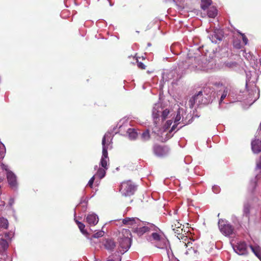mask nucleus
I'll return each mask as SVG.
<instances>
[{"mask_svg":"<svg viewBox=\"0 0 261 261\" xmlns=\"http://www.w3.org/2000/svg\"><path fill=\"white\" fill-rule=\"evenodd\" d=\"M119 190L122 196H130L134 194L136 187L130 180L125 181L121 183Z\"/></svg>","mask_w":261,"mask_h":261,"instance_id":"1","label":"nucleus"},{"mask_svg":"<svg viewBox=\"0 0 261 261\" xmlns=\"http://www.w3.org/2000/svg\"><path fill=\"white\" fill-rule=\"evenodd\" d=\"M218 225L221 232L225 236H230L234 233L233 228L227 221L220 220L219 221Z\"/></svg>","mask_w":261,"mask_h":261,"instance_id":"2","label":"nucleus"},{"mask_svg":"<svg viewBox=\"0 0 261 261\" xmlns=\"http://www.w3.org/2000/svg\"><path fill=\"white\" fill-rule=\"evenodd\" d=\"M153 151L157 156L163 158L169 154L170 149L167 146L155 144L153 147Z\"/></svg>","mask_w":261,"mask_h":261,"instance_id":"3","label":"nucleus"},{"mask_svg":"<svg viewBox=\"0 0 261 261\" xmlns=\"http://www.w3.org/2000/svg\"><path fill=\"white\" fill-rule=\"evenodd\" d=\"M118 241L119 244V251L121 253L123 254L130 247L131 239L119 238Z\"/></svg>","mask_w":261,"mask_h":261,"instance_id":"4","label":"nucleus"},{"mask_svg":"<svg viewBox=\"0 0 261 261\" xmlns=\"http://www.w3.org/2000/svg\"><path fill=\"white\" fill-rule=\"evenodd\" d=\"M122 223L125 225L132 228V230L135 229L136 226L141 225V221L137 218H125L122 220Z\"/></svg>","mask_w":261,"mask_h":261,"instance_id":"5","label":"nucleus"},{"mask_svg":"<svg viewBox=\"0 0 261 261\" xmlns=\"http://www.w3.org/2000/svg\"><path fill=\"white\" fill-rule=\"evenodd\" d=\"M234 251L240 255H244L247 253L246 244L244 242H240L233 246Z\"/></svg>","mask_w":261,"mask_h":261,"instance_id":"6","label":"nucleus"},{"mask_svg":"<svg viewBox=\"0 0 261 261\" xmlns=\"http://www.w3.org/2000/svg\"><path fill=\"white\" fill-rule=\"evenodd\" d=\"M154 229V227L153 225H150L149 226H143L138 228V226H136L133 231L136 233L138 236H141L145 233L153 230Z\"/></svg>","mask_w":261,"mask_h":261,"instance_id":"7","label":"nucleus"},{"mask_svg":"<svg viewBox=\"0 0 261 261\" xmlns=\"http://www.w3.org/2000/svg\"><path fill=\"white\" fill-rule=\"evenodd\" d=\"M212 4V1L211 0H201L200 6L201 9L204 11H206L207 12V14L208 16L210 18L212 17V12H207V9L208 8L209 6H211Z\"/></svg>","mask_w":261,"mask_h":261,"instance_id":"8","label":"nucleus"},{"mask_svg":"<svg viewBox=\"0 0 261 261\" xmlns=\"http://www.w3.org/2000/svg\"><path fill=\"white\" fill-rule=\"evenodd\" d=\"M108 135H105L102 138V158H108V145H109V143H107V137ZM108 141V140H107Z\"/></svg>","mask_w":261,"mask_h":261,"instance_id":"9","label":"nucleus"},{"mask_svg":"<svg viewBox=\"0 0 261 261\" xmlns=\"http://www.w3.org/2000/svg\"><path fill=\"white\" fill-rule=\"evenodd\" d=\"M8 181L12 187H15L16 186V177L14 174L10 171H8L7 173Z\"/></svg>","mask_w":261,"mask_h":261,"instance_id":"10","label":"nucleus"},{"mask_svg":"<svg viewBox=\"0 0 261 261\" xmlns=\"http://www.w3.org/2000/svg\"><path fill=\"white\" fill-rule=\"evenodd\" d=\"M86 222L90 225H95L98 222V218L95 214H89L86 218Z\"/></svg>","mask_w":261,"mask_h":261,"instance_id":"11","label":"nucleus"},{"mask_svg":"<svg viewBox=\"0 0 261 261\" xmlns=\"http://www.w3.org/2000/svg\"><path fill=\"white\" fill-rule=\"evenodd\" d=\"M103 245L105 248L110 251H113L116 247V244L114 240L112 239H106L103 243Z\"/></svg>","mask_w":261,"mask_h":261,"instance_id":"12","label":"nucleus"},{"mask_svg":"<svg viewBox=\"0 0 261 261\" xmlns=\"http://www.w3.org/2000/svg\"><path fill=\"white\" fill-rule=\"evenodd\" d=\"M252 150L254 153L261 151V141L258 139L253 140L251 143Z\"/></svg>","mask_w":261,"mask_h":261,"instance_id":"13","label":"nucleus"},{"mask_svg":"<svg viewBox=\"0 0 261 261\" xmlns=\"http://www.w3.org/2000/svg\"><path fill=\"white\" fill-rule=\"evenodd\" d=\"M216 87L219 89V92L221 91H223V93L221 96V98L220 100V103L222 102V100L226 97L228 93V89L227 88L223 86L222 84H215Z\"/></svg>","mask_w":261,"mask_h":261,"instance_id":"14","label":"nucleus"},{"mask_svg":"<svg viewBox=\"0 0 261 261\" xmlns=\"http://www.w3.org/2000/svg\"><path fill=\"white\" fill-rule=\"evenodd\" d=\"M131 236V232L127 229H122L119 233V238H120L130 239Z\"/></svg>","mask_w":261,"mask_h":261,"instance_id":"15","label":"nucleus"},{"mask_svg":"<svg viewBox=\"0 0 261 261\" xmlns=\"http://www.w3.org/2000/svg\"><path fill=\"white\" fill-rule=\"evenodd\" d=\"M250 247L254 254L261 260V248L258 245H250Z\"/></svg>","mask_w":261,"mask_h":261,"instance_id":"16","label":"nucleus"},{"mask_svg":"<svg viewBox=\"0 0 261 261\" xmlns=\"http://www.w3.org/2000/svg\"><path fill=\"white\" fill-rule=\"evenodd\" d=\"M192 243L188 242L187 244H185L187 247H189L187 250L186 253L187 254L192 255L197 253V250L195 249L194 247L192 246Z\"/></svg>","mask_w":261,"mask_h":261,"instance_id":"17","label":"nucleus"},{"mask_svg":"<svg viewBox=\"0 0 261 261\" xmlns=\"http://www.w3.org/2000/svg\"><path fill=\"white\" fill-rule=\"evenodd\" d=\"M8 247V243L7 241L4 239L0 240V254L4 252Z\"/></svg>","mask_w":261,"mask_h":261,"instance_id":"18","label":"nucleus"},{"mask_svg":"<svg viewBox=\"0 0 261 261\" xmlns=\"http://www.w3.org/2000/svg\"><path fill=\"white\" fill-rule=\"evenodd\" d=\"M202 95V92L199 91L197 95H195L191 97V98L189 101V107L191 108H192L194 107V105H195L196 102V100L197 99V98L199 96Z\"/></svg>","mask_w":261,"mask_h":261,"instance_id":"19","label":"nucleus"},{"mask_svg":"<svg viewBox=\"0 0 261 261\" xmlns=\"http://www.w3.org/2000/svg\"><path fill=\"white\" fill-rule=\"evenodd\" d=\"M127 133L128 134L129 138L132 140L136 139L138 135L136 130L134 128H128Z\"/></svg>","mask_w":261,"mask_h":261,"instance_id":"20","label":"nucleus"},{"mask_svg":"<svg viewBox=\"0 0 261 261\" xmlns=\"http://www.w3.org/2000/svg\"><path fill=\"white\" fill-rule=\"evenodd\" d=\"M214 36L219 41H221L223 38V32L219 29H215L214 31Z\"/></svg>","mask_w":261,"mask_h":261,"instance_id":"21","label":"nucleus"},{"mask_svg":"<svg viewBox=\"0 0 261 261\" xmlns=\"http://www.w3.org/2000/svg\"><path fill=\"white\" fill-rule=\"evenodd\" d=\"M203 249L207 253H210L212 251V245L211 242H204L203 244Z\"/></svg>","mask_w":261,"mask_h":261,"instance_id":"22","label":"nucleus"},{"mask_svg":"<svg viewBox=\"0 0 261 261\" xmlns=\"http://www.w3.org/2000/svg\"><path fill=\"white\" fill-rule=\"evenodd\" d=\"M8 221L4 217L0 218V229H7L8 227Z\"/></svg>","mask_w":261,"mask_h":261,"instance_id":"23","label":"nucleus"},{"mask_svg":"<svg viewBox=\"0 0 261 261\" xmlns=\"http://www.w3.org/2000/svg\"><path fill=\"white\" fill-rule=\"evenodd\" d=\"M141 139L143 141H146L150 139V135L149 134V131L148 129L146 130L144 132L142 133L141 136Z\"/></svg>","mask_w":261,"mask_h":261,"instance_id":"24","label":"nucleus"},{"mask_svg":"<svg viewBox=\"0 0 261 261\" xmlns=\"http://www.w3.org/2000/svg\"><path fill=\"white\" fill-rule=\"evenodd\" d=\"M75 222L77 225L78 226L79 228L81 230V231L83 234H86L87 233V231L85 229V225L84 223L79 221L77 220H75Z\"/></svg>","mask_w":261,"mask_h":261,"instance_id":"25","label":"nucleus"},{"mask_svg":"<svg viewBox=\"0 0 261 261\" xmlns=\"http://www.w3.org/2000/svg\"><path fill=\"white\" fill-rule=\"evenodd\" d=\"M105 169L99 168L96 173V175L98 176L100 179L105 177L106 175Z\"/></svg>","mask_w":261,"mask_h":261,"instance_id":"26","label":"nucleus"},{"mask_svg":"<svg viewBox=\"0 0 261 261\" xmlns=\"http://www.w3.org/2000/svg\"><path fill=\"white\" fill-rule=\"evenodd\" d=\"M6 153L5 145L0 142V159L4 158Z\"/></svg>","mask_w":261,"mask_h":261,"instance_id":"27","label":"nucleus"},{"mask_svg":"<svg viewBox=\"0 0 261 261\" xmlns=\"http://www.w3.org/2000/svg\"><path fill=\"white\" fill-rule=\"evenodd\" d=\"M109 160V158H102L100 161L101 166L105 168V169H107V162Z\"/></svg>","mask_w":261,"mask_h":261,"instance_id":"28","label":"nucleus"},{"mask_svg":"<svg viewBox=\"0 0 261 261\" xmlns=\"http://www.w3.org/2000/svg\"><path fill=\"white\" fill-rule=\"evenodd\" d=\"M181 224L177 220H174L171 225V227L172 230H175V228L181 227Z\"/></svg>","mask_w":261,"mask_h":261,"instance_id":"29","label":"nucleus"},{"mask_svg":"<svg viewBox=\"0 0 261 261\" xmlns=\"http://www.w3.org/2000/svg\"><path fill=\"white\" fill-rule=\"evenodd\" d=\"M169 110L168 109H165L163 111L161 115L162 119L163 121L165 120L167 118V116L169 115Z\"/></svg>","mask_w":261,"mask_h":261,"instance_id":"30","label":"nucleus"},{"mask_svg":"<svg viewBox=\"0 0 261 261\" xmlns=\"http://www.w3.org/2000/svg\"><path fill=\"white\" fill-rule=\"evenodd\" d=\"M151 237L154 241H160L161 240V236L156 232H152L151 235Z\"/></svg>","mask_w":261,"mask_h":261,"instance_id":"31","label":"nucleus"},{"mask_svg":"<svg viewBox=\"0 0 261 261\" xmlns=\"http://www.w3.org/2000/svg\"><path fill=\"white\" fill-rule=\"evenodd\" d=\"M104 232L103 231H99L93 234L92 236L93 238H98L101 237L103 236Z\"/></svg>","mask_w":261,"mask_h":261,"instance_id":"32","label":"nucleus"},{"mask_svg":"<svg viewBox=\"0 0 261 261\" xmlns=\"http://www.w3.org/2000/svg\"><path fill=\"white\" fill-rule=\"evenodd\" d=\"M250 206L248 204H245L244 206V213L247 216L249 213Z\"/></svg>","mask_w":261,"mask_h":261,"instance_id":"33","label":"nucleus"},{"mask_svg":"<svg viewBox=\"0 0 261 261\" xmlns=\"http://www.w3.org/2000/svg\"><path fill=\"white\" fill-rule=\"evenodd\" d=\"M173 231L174 232V233L176 234H181L182 232V228H181V227H178L175 228V230H173Z\"/></svg>","mask_w":261,"mask_h":261,"instance_id":"34","label":"nucleus"},{"mask_svg":"<svg viewBox=\"0 0 261 261\" xmlns=\"http://www.w3.org/2000/svg\"><path fill=\"white\" fill-rule=\"evenodd\" d=\"M155 110H156L155 109H154V110L153 111V113H152V115H153L154 119L158 118L160 116L159 111H157L156 112H155Z\"/></svg>","mask_w":261,"mask_h":261,"instance_id":"35","label":"nucleus"},{"mask_svg":"<svg viewBox=\"0 0 261 261\" xmlns=\"http://www.w3.org/2000/svg\"><path fill=\"white\" fill-rule=\"evenodd\" d=\"M137 65H138V67L141 69H145V67H146V66L143 64L142 63V62H138L137 61Z\"/></svg>","mask_w":261,"mask_h":261,"instance_id":"36","label":"nucleus"},{"mask_svg":"<svg viewBox=\"0 0 261 261\" xmlns=\"http://www.w3.org/2000/svg\"><path fill=\"white\" fill-rule=\"evenodd\" d=\"M94 179H95V176H93V177H92L91 178V179L89 180L88 183V185L92 188V186H93V182H94Z\"/></svg>","mask_w":261,"mask_h":261,"instance_id":"37","label":"nucleus"},{"mask_svg":"<svg viewBox=\"0 0 261 261\" xmlns=\"http://www.w3.org/2000/svg\"><path fill=\"white\" fill-rule=\"evenodd\" d=\"M241 35H242V39H243V41L244 43V44H247V43H248V39L247 38V37L245 36L244 34H241Z\"/></svg>","mask_w":261,"mask_h":261,"instance_id":"38","label":"nucleus"},{"mask_svg":"<svg viewBox=\"0 0 261 261\" xmlns=\"http://www.w3.org/2000/svg\"><path fill=\"white\" fill-rule=\"evenodd\" d=\"M1 167L2 169L7 171V172L8 171V169H7V166L6 165H5L4 164L1 163Z\"/></svg>","mask_w":261,"mask_h":261,"instance_id":"39","label":"nucleus"},{"mask_svg":"<svg viewBox=\"0 0 261 261\" xmlns=\"http://www.w3.org/2000/svg\"><path fill=\"white\" fill-rule=\"evenodd\" d=\"M256 168L259 169H261V158L260 159V160L256 163Z\"/></svg>","mask_w":261,"mask_h":261,"instance_id":"40","label":"nucleus"},{"mask_svg":"<svg viewBox=\"0 0 261 261\" xmlns=\"http://www.w3.org/2000/svg\"><path fill=\"white\" fill-rule=\"evenodd\" d=\"M213 18L218 14L217 10L213 7Z\"/></svg>","mask_w":261,"mask_h":261,"instance_id":"41","label":"nucleus"},{"mask_svg":"<svg viewBox=\"0 0 261 261\" xmlns=\"http://www.w3.org/2000/svg\"><path fill=\"white\" fill-rule=\"evenodd\" d=\"M180 119V116L179 115H177L175 119V123L177 122L178 121H179Z\"/></svg>","mask_w":261,"mask_h":261,"instance_id":"42","label":"nucleus"},{"mask_svg":"<svg viewBox=\"0 0 261 261\" xmlns=\"http://www.w3.org/2000/svg\"><path fill=\"white\" fill-rule=\"evenodd\" d=\"M172 123V121L171 120H168L167 121V124L168 126H170Z\"/></svg>","mask_w":261,"mask_h":261,"instance_id":"43","label":"nucleus"},{"mask_svg":"<svg viewBox=\"0 0 261 261\" xmlns=\"http://www.w3.org/2000/svg\"><path fill=\"white\" fill-rule=\"evenodd\" d=\"M236 65V63H231V64H229V63H228L227 65L228 66H229V67H232L233 65Z\"/></svg>","mask_w":261,"mask_h":261,"instance_id":"44","label":"nucleus"},{"mask_svg":"<svg viewBox=\"0 0 261 261\" xmlns=\"http://www.w3.org/2000/svg\"><path fill=\"white\" fill-rule=\"evenodd\" d=\"M106 135H108V136L107 137V140H108V141L107 140V143H108V144H109V143L110 144V142H109V139H108V135H111V134H110V133H108V134H106ZM110 137H111V136H109V138H110Z\"/></svg>","mask_w":261,"mask_h":261,"instance_id":"45","label":"nucleus"},{"mask_svg":"<svg viewBox=\"0 0 261 261\" xmlns=\"http://www.w3.org/2000/svg\"><path fill=\"white\" fill-rule=\"evenodd\" d=\"M175 129V125H173L171 128V130H174Z\"/></svg>","mask_w":261,"mask_h":261,"instance_id":"46","label":"nucleus"},{"mask_svg":"<svg viewBox=\"0 0 261 261\" xmlns=\"http://www.w3.org/2000/svg\"><path fill=\"white\" fill-rule=\"evenodd\" d=\"M107 261H115V260L113 259H108Z\"/></svg>","mask_w":261,"mask_h":261,"instance_id":"47","label":"nucleus"},{"mask_svg":"<svg viewBox=\"0 0 261 261\" xmlns=\"http://www.w3.org/2000/svg\"><path fill=\"white\" fill-rule=\"evenodd\" d=\"M171 261H179V260H177L176 259H173V260H172Z\"/></svg>","mask_w":261,"mask_h":261,"instance_id":"48","label":"nucleus"},{"mask_svg":"<svg viewBox=\"0 0 261 261\" xmlns=\"http://www.w3.org/2000/svg\"><path fill=\"white\" fill-rule=\"evenodd\" d=\"M215 187L213 186V192L214 191V189H215Z\"/></svg>","mask_w":261,"mask_h":261,"instance_id":"49","label":"nucleus"},{"mask_svg":"<svg viewBox=\"0 0 261 261\" xmlns=\"http://www.w3.org/2000/svg\"><path fill=\"white\" fill-rule=\"evenodd\" d=\"M205 56H206V57H207V56H207V53H205Z\"/></svg>","mask_w":261,"mask_h":261,"instance_id":"50","label":"nucleus"},{"mask_svg":"<svg viewBox=\"0 0 261 261\" xmlns=\"http://www.w3.org/2000/svg\"><path fill=\"white\" fill-rule=\"evenodd\" d=\"M248 76H249L248 74H247V77L248 79Z\"/></svg>","mask_w":261,"mask_h":261,"instance_id":"51","label":"nucleus"},{"mask_svg":"<svg viewBox=\"0 0 261 261\" xmlns=\"http://www.w3.org/2000/svg\"><path fill=\"white\" fill-rule=\"evenodd\" d=\"M2 179H1V178H0V182H1V181H2Z\"/></svg>","mask_w":261,"mask_h":261,"instance_id":"52","label":"nucleus"}]
</instances>
